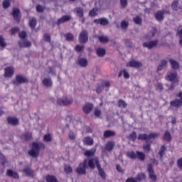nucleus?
<instances>
[{
	"instance_id": "nucleus-1",
	"label": "nucleus",
	"mask_w": 182,
	"mask_h": 182,
	"mask_svg": "<svg viewBox=\"0 0 182 182\" xmlns=\"http://www.w3.org/2000/svg\"><path fill=\"white\" fill-rule=\"evenodd\" d=\"M87 164L90 168H93L96 164L100 177H102L103 180L106 178V173H105V171L100 168V164H99V159L97 158L92 159L88 162L87 160L85 159L82 163L80 164L76 168V171L78 173V174H86V168H87Z\"/></svg>"
},
{
	"instance_id": "nucleus-2",
	"label": "nucleus",
	"mask_w": 182,
	"mask_h": 182,
	"mask_svg": "<svg viewBox=\"0 0 182 182\" xmlns=\"http://www.w3.org/2000/svg\"><path fill=\"white\" fill-rule=\"evenodd\" d=\"M45 144L42 142H33L31 149L28 151V154L32 157H38L39 151L45 149Z\"/></svg>"
},
{
	"instance_id": "nucleus-3",
	"label": "nucleus",
	"mask_w": 182,
	"mask_h": 182,
	"mask_svg": "<svg viewBox=\"0 0 182 182\" xmlns=\"http://www.w3.org/2000/svg\"><path fill=\"white\" fill-rule=\"evenodd\" d=\"M28 82V78L26 77L21 75H17L16 76V80L13 81L14 85H16V86H18L19 85H22V83H26Z\"/></svg>"
},
{
	"instance_id": "nucleus-4",
	"label": "nucleus",
	"mask_w": 182,
	"mask_h": 182,
	"mask_svg": "<svg viewBox=\"0 0 182 182\" xmlns=\"http://www.w3.org/2000/svg\"><path fill=\"white\" fill-rule=\"evenodd\" d=\"M177 97L178 99L171 102V106L173 107H180V106H182V92L178 94Z\"/></svg>"
},
{
	"instance_id": "nucleus-5",
	"label": "nucleus",
	"mask_w": 182,
	"mask_h": 182,
	"mask_svg": "<svg viewBox=\"0 0 182 182\" xmlns=\"http://www.w3.org/2000/svg\"><path fill=\"white\" fill-rule=\"evenodd\" d=\"M58 104H60L61 106L63 105H71L73 102V99L72 97H63V98H60L58 99Z\"/></svg>"
},
{
	"instance_id": "nucleus-6",
	"label": "nucleus",
	"mask_w": 182,
	"mask_h": 182,
	"mask_svg": "<svg viewBox=\"0 0 182 182\" xmlns=\"http://www.w3.org/2000/svg\"><path fill=\"white\" fill-rule=\"evenodd\" d=\"M141 66H143V64H141V63L134 60H132L127 63V68H135L137 69L141 68Z\"/></svg>"
},
{
	"instance_id": "nucleus-7",
	"label": "nucleus",
	"mask_w": 182,
	"mask_h": 182,
	"mask_svg": "<svg viewBox=\"0 0 182 182\" xmlns=\"http://www.w3.org/2000/svg\"><path fill=\"white\" fill-rule=\"evenodd\" d=\"M166 80L173 82V80H177V73L176 71H170L166 74Z\"/></svg>"
},
{
	"instance_id": "nucleus-8",
	"label": "nucleus",
	"mask_w": 182,
	"mask_h": 182,
	"mask_svg": "<svg viewBox=\"0 0 182 182\" xmlns=\"http://www.w3.org/2000/svg\"><path fill=\"white\" fill-rule=\"evenodd\" d=\"M15 73V69L13 67H7L4 69V76L5 77H11L14 76Z\"/></svg>"
},
{
	"instance_id": "nucleus-9",
	"label": "nucleus",
	"mask_w": 182,
	"mask_h": 182,
	"mask_svg": "<svg viewBox=\"0 0 182 182\" xmlns=\"http://www.w3.org/2000/svg\"><path fill=\"white\" fill-rule=\"evenodd\" d=\"M88 38H87V31H82L79 36V41L80 43H86L87 42Z\"/></svg>"
},
{
	"instance_id": "nucleus-10",
	"label": "nucleus",
	"mask_w": 182,
	"mask_h": 182,
	"mask_svg": "<svg viewBox=\"0 0 182 182\" xmlns=\"http://www.w3.org/2000/svg\"><path fill=\"white\" fill-rule=\"evenodd\" d=\"M147 171L149 173V178L153 181H156V180H157V176L154 173V171H153L151 165H148Z\"/></svg>"
},
{
	"instance_id": "nucleus-11",
	"label": "nucleus",
	"mask_w": 182,
	"mask_h": 182,
	"mask_svg": "<svg viewBox=\"0 0 182 182\" xmlns=\"http://www.w3.org/2000/svg\"><path fill=\"white\" fill-rule=\"evenodd\" d=\"M7 122L9 124H11L12 126H18L19 124V119L16 117H9L7 118Z\"/></svg>"
},
{
	"instance_id": "nucleus-12",
	"label": "nucleus",
	"mask_w": 182,
	"mask_h": 182,
	"mask_svg": "<svg viewBox=\"0 0 182 182\" xmlns=\"http://www.w3.org/2000/svg\"><path fill=\"white\" fill-rule=\"evenodd\" d=\"M143 46L148 49H152V48H156V46H157V41L145 42L143 43Z\"/></svg>"
},
{
	"instance_id": "nucleus-13",
	"label": "nucleus",
	"mask_w": 182,
	"mask_h": 182,
	"mask_svg": "<svg viewBox=\"0 0 182 182\" xmlns=\"http://www.w3.org/2000/svg\"><path fill=\"white\" fill-rule=\"evenodd\" d=\"M82 110L85 114H89V112L93 110V105L90 103L85 104L82 107Z\"/></svg>"
},
{
	"instance_id": "nucleus-14",
	"label": "nucleus",
	"mask_w": 182,
	"mask_h": 182,
	"mask_svg": "<svg viewBox=\"0 0 182 182\" xmlns=\"http://www.w3.org/2000/svg\"><path fill=\"white\" fill-rule=\"evenodd\" d=\"M95 23H96L97 25H108L109 24V21L105 18H99V19H96L94 21Z\"/></svg>"
},
{
	"instance_id": "nucleus-15",
	"label": "nucleus",
	"mask_w": 182,
	"mask_h": 182,
	"mask_svg": "<svg viewBox=\"0 0 182 182\" xmlns=\"http://www.w3.org/2000/svg\"><path fill=\"white\" fill-rule=\"evenodd\" d=\"M12 15L15 21H19L21 19V11L18 9H14L13 10Z\"/></svg>"
},
{
	"instance_id": "nucleus-16",
	"label": "nucleus",
	"mask_w": 182,
	"mask_h": 182,
	"mask_svg": "<svg viewBox=\"0 0 182 182\" xmlns=\"http://www.w3.org/2000/svg\"><path fill=\"white\" fill-rule=\"evenodd\" d=\"M23 173L26 174V176H28V177H33L35 176V173L31 170V168L26 167L22 170Z\"/></svg>"
},
{
	"instance_id": "nucleus-17",
	"label": "nucleus",
	"mask_w": 182,
	"mask_h": 182,
	"mask_svg": "<svg viewBox=\"0 0 182 182\" xmlns=\"http://www.w3.org/2000/svg\"><path fill=\"white\" fill-rule=\"evenodd\" d=\"M114 147V142L113 141H108L105 144V150L107 151H112Z\"/></svg>"
},
{
	"instance_id": "nucleus-18",
	"label": "nucleus",
	"mask_w": 182,
	"mask_h": 182,
	"mask_svg": "<svg viewBox=\"0 0 182 182\" xmlns=\"http://www.w3.org/2000/svg\"><path fill=\"white\" fill-rule=\"evenodd\" d=\"M20 48H29L31 45L30 41L21 40V41L18 43Z\"/></svg>"
},
{
	"instance_id": "nucleus-19",
	"label": "nucleus",
	"mask_w": 182,
	"mask_h": 182,
	"mask_svg": "<svg viewBox=\"0 0 182 182\" xmlns=\"http://www.w3.org/2000/svg\"><path fill=\"white\" fill-rule=\"evenodd\" d=\"M6 174L9 177H13L14 178H19V175L18 174V173H16L12 170H8L6 171Z\"/></svg>"
},
{
	"instance_id": "nucleus-20",
	"label": "nucleus",
	"mask_w": 182,
	"mask_h": 182,
	"mask_svg": "<svg viewBox=\"0 0 182 182\" xmlns=\"http://www.w3.org/2000/svg\"><path fill=\"white\" fill-rule=\"evenodd\" d=\"M96 52L99 58H103V56L106 55V50L102 48H97Z\"/></svg>"
},
{
	"instance_id": "nucleus-21",
	"label": "nucleus",
	"mask_w": 182,
	"mask_h": 182,
	"mask_svg": "<svg viewBox=\"0 0 182 182\" xmlns=\"http://www.w3.org/2000/svg\"><path fill=\"white\" fill-rule=\"evenodd\" d=\"M43 84L46 87H50L52 86V80L50 77H47L43 80Z\"/></svg>"
},
{
	"instance_id": "nucleus-22",
	"label": "nucleus",
	"mask_w": 182,
	"mask_h": 182,
	"mask_svg": "<svg viewBox=\"0 0 182 182\" xmlns=\"http://www.w3.org/2000/svg\"><path fill=\"white\" fill-rule=\"evenodd\" d=\"M70 19V16H64L58 19L57 23L58 25H60V23H63V22H68Z\"/></svg>"
},
{
	"instance_id": "nucleus-23",
	"label": "nucleus",
	"mask_w": 182,
	"mask_h": 182,
	"mask_svg": "<svg viewBox=\"0 0 182 182\" xmlns=\"http://www.w3.org/2000/svg\"><path fill=\"white\" fill-rule=\"evenodd\" d=\"M83 143L87 146H92V144H93V139L90 138V136H87L84 138Z\"/></svg>"
},
{
	"instance_id": "nucleus-24",
	"label": "nucleus",
	"mask_w": 182,
	"mask_h": 182,
	"mask_svg": "<svg viewBox=\"0 0 182 182\" xmlns=\"http://www.w3.org/2000/svg\"><path fill=\"white\" fill-rule=\"evenodd\" d=\"M75 12L76 16H78V18H83V9L82 8H76Z\"/></svg>"
},
{
	"instance_id": "nucleus-25",
	"label": "nucleus",
	"mask_w": 182,
	"mask_h": 182,
	"mask_svg": "<svg viewBox=\"0 0 182 182\" xmlns=\"http://www.w3.org/2000/svg\"><path fill=\"white\" fill-rule=\"evenodd\" d=\"M116 134V132L112 130H107L104 132V137H112Z\"/></svg>"
},
{
	"instance_id": "nucleus-26",
	"label": "nucleus",
	"mask_w": 182,
	"mask_h": 182,
	"mask_svg": "<svg viewBox=\"0 0 182 182\" xmlns=\"http://www.w3.org/2000/svg\"><path fill=\"white\" fill-rule=\"evenodd\" d=\"M78 63L80 65L82 68H86L87 66V60L85 58H80L78 60Z\"/></svg>"
},
{
	"instance_id": "nucleus-27",
	"label": "nucleus",
	"mask_w": 182,
	"mask_h": 182,
	"mask_svg": "<svg viewBox=\"0 0 182 182\" xmlns=\"http://www.w3.org/2000/svg\"><path fill=\"white\" fill-rule=\"evenodd\" d=\"M127 157H129V159H137V155H136V153H135L134 151H129L127 153Z\"/></svg>"
},
{
	"instance_id": "nucleus-28",
	"label": "nucleus",
	"mask_w": 182,
	"mask_h": 182,
	"mask_svg": "<svg viewBox=\"0 0 182 182\" xmlns=\"http://www.w3.org/2000/svg\"><path fill=\"white\" fill-rule=\"evenodd\" d=\"M98 39L101 43H107L109 42V38L105 36H100L98 37Z\"/></svg>"
},
{
	"instance_id": "nucleus-29",
	"label": "nucleus",
	"mask_w": 182,
	"mask_h": 182,
	"mask_svg": "<svg viewBox=\"0 0 182 182\" xmlns=\"http://www.w3.org/2000/svg\"><path fill=\"white\" fill-rule=\"evenodd\" d=\"M136 157H137V159H139V160H141V161H143L144 160V159H146V155L144 154V153L137 151H136Z\"/></svg>"
},
{
	"instance_id": "nucleus-30",
	"label": "nucleus",
	"mask_w": 182,
	"mask_h": 182,
	"mask_svg": "<svg viewBox=\"0 0 182 182\" xmlns=\"http://www.w3.org/2000/svg\"><path fill=\"white\" fill-rule=\"evenodd\" d=\"M122 75H124V77L125 79H129V77H130V75L129 74V72H127V70H122L119 74V77H120V76H122Z\"/></svg>"
},
{
	"instance_id": "nucleus-31",
	"label": "nucleus",
	"mask_w": 182,
	"mask_h": 182,
	"mask_svg": "<svg viewBox=\"0 0 182 182\" xmlns=\"http://www.w3.org/2000/svg\"><path fill=\"white\" fill-rule=\"evenodd\" d=\"M0 46L1 50L4 49L5 46H6V42H5V38H4V36H2L1 35H0Z\"/></svg>"
},
{
	"instance_id": "nucleus-32",
	"label": "nucleus",
	"mask_w": 182,
	"mask_h": 182,
	"mask_svg": "<svg viewBox=\"0 0 182 182\" xmlns=\"http://www.w3.org/2000/svg\"><path fill=\"white\" fill-rule=\"evenodd\" d=\"M164 12L163 11H159L158 13H156L155 14V18L158 20V21H161V19H163L164 18Z\"/></svg>"
},
{
	"instance_id": "nucleus-33",
	"label": "nucleus",
	"mask_w": 182,
	"mask_h": 182,
	"mask_svg": "<svg viewBox=\"0 0 182 182\" xmlns=\"http://www.w3.org/2000/svg\"><path fill=\"white\" fill-rule=\"evenodd\" d=\"M95 153H96V149H90V150L85 151L84 152V154L85 156H87V157H89L90 156H93V154H95Z\"/></svg>"
},
{
	"instance_id": "nucleus-34",
	"label": "nucleus",
	"mask_w": 182,
	"mask_h": 182,
	"mask_svg": "<svg viewBox=\"0 0 182 182\" xmlns=\"http://www.w3.org/2000/svg\"><path fill=\"white\" fill-rule=\"evenodd\" d=\"M64 170L66 174H70L71 173H73V169H72V167H70L69 165H65Z\"/></svg>"
},
{
	"instance_id": "nucleus-35",
	"label": "nucleus",
	"mask_w": 182,
	"mask_h": 182,
	"mask_svg": "<svg viewBox=\"0 0 182 182\" xmlns=\"http://www.w3.org/2000/svg\"><path fill=\"white\" fill-rule=\"evenodd\" d=\"M170 63L173 68V69H178V63H177L174 60H170Z\"/></svg>"
},
{
	"instance_id": "nucleus-36",
	"label": "nucleus",
	"mask_w": 182,
	"mask_h": 182,
	"mask_svg": "<svg viewBox=\"0 0 182 182\" xmlns=\"http://www.w3.org/2000/svg\"><path fill=\"white\" fill-rule=\"evenodd\" d=\"M127 26H129V20H123L121 23V28L127 29Z\"/></svg>"
},
{
	"instance_id": "nucleus-37",
	"label": "nucleus",
	"mask_w": 182,
	"mask_h": 182,
	"mask_svg": "<svg viewBox=\"0 0 182 182\" xmlns=\"http://www.w3.org/2000/svg\"><path fill=\"white\" fill-rule=\"evenodd\" d=\"M144 178H146V175H144V173H140L138 174L136 179L137 182H139V181H141V180H144Z\"/></svg>"
},
{
	"instance_id": "nucleus-38",
	"label": "nucleus",
	"mask_w": 182,
	"mask_h": 182,
	"mask_svg": "<svg viewBox=\"0 0 182 182\" xmlns=\"http://www.w3.org/2000/svg\"><path fill=\"white\" fill-rule=\"evenodd\" d=\"M36 25V19L31 18L29 21V26H31V29H33Z\"/></svg>"
},
{
	"instance_id": "nucleus-39",
	"label": "nucleus",
	"mask_w": 182,
	"mask_h": 182,
	"mask_svg": "<svg viewBox=\"0 0 182 182\" xmlns=\"http://www.w3.org/2000/svg\"><path fill=\"white\" fill-rule=\"evenodd\" d=\"M68 137L70 140H75V139H76V134L73 131H70L68 133Z\"/></svg>"
},
{
	"instance_id": "nucleus-40",
	"label": "nucleus",
	"mask_w": 182,
	"mask_h": 182,
	"mask_svg": "<svg viewBox=\"0 0 182 182\" xmlns=\"http://www.w3.org/2000/svg\"><path fill=\"white\" fill-rule=\"evenodd\" d=\"M164 139L166 141H170V140H171V135L168 133V132H165Z\"/></svg>"
},
{
	"instance_id": "nucleus-41",
	"label": "nucleus",
	"mask_w": 182,
	"mask_h": 182,
	"mask_svg": "<svg viewBox=\"0 0 182 182\" xmlns=\"http://www.w3.org/2000/svg\"><path fill=\"white\" fill-rule=\"evenodd\" d=\"M10 6H11V1H9V0H5L3 1L4 9H6V8H9Z\"/></svg>"
},
{
	"instance_id": "nucleus-42",
	"label": "nucleus",
	"mask_w": 182,
	"mask_h": 182,
	"mask_svg": "<svg viewBox=\"0 0 182 182\" xmlns=\"http://www.w3.org/2000/svg\"><path fill=\"white\" fill-rule=\"evenodd\" d=\"M138 139L139 140H149V135L146 134H139Z\"/></svg>"
},
{
	"instance_id": "nucleus-43",
	"label": "nucleus",
	"mask_w": 182,
	"mask_h": 182,
	"mask_svg": "<svg viewBox=\"0 0 182 182\" xmlns=\"http://www.w3.org/2000/svg\"><path fill=\"white\" fill-rule=\"evenodd\" d=\"M44 141H52V136L49 134H46L43 137Z\"/></svg>"
},
{
	"instance_id": "nucleus-44",
	"label": "nucleus",
	"mask_w": 182,
	"mask_h": 182,
	"mask_svg": "<svg viewBox=\"0 0 182 182\" xmlns=\"http://www.w3.org/2000/svg\"><path fill=\"white\" fill-rule=\"evenodd\" d=\"M156 32H157V30H156V28H153L151 32L149 33V36H146V39H150L151 38H153V36H154V33H156Z\"/></svg>"
},
{
	"instance_id": "nucleus-45",
	"label": "nucleus",
	"mask_w": 182,
	"mask_h": 182,
	"mask_svg": "<svg viewBox=\"0 0 182 182\" xmlns=\"http://www.w3.org/2000/svg\"><path fill=\"white\" fill-rule=\"evenodd\" d=\"M90 16H96L97 15V9H93L89 13Z\"/></svg>"
},
{
	"instance_id": "nucleus-46",
	"label": "nucleus",
	"mask_w": 182,
	"mask_h": 182,
	"mask_svg": "<svg viewBox=\"0 0 182 182\" xmlns=\"http://www.w3.org/2000/svg\"><path fill=\"white\" fill-rule=\"evenodd\" d=\"M134 22L136 23V25H140V23H141V18L140 16H136L134 18Z\"/></svg>"
},
{
	"instance_id": "nucleus-47",
	"label": "nucleus",
	"mask_w": 182,
	"mask_h": 182,
	"mask_svg": "<svg viewBox=\"0 0 182 182\" xmlns=\"http://www.w3.org/2000/svg\"><path fill=\"white\" fill-rule=\"evenodd\" d=\"M159 134L157 133H151L149 135H148L149 140L150 139H156V137H159Z\"/></svg>"
},
{
	"instance_id": "nucleus-48",
	"label": "nucleus",
	"mask_w": 182,
	"mask_h": 182,
	"mask_svg": "<svg viewBox=\"0 0 182 182\" xmlns=\"http://www.w3.org/2000/svg\"><path fill=\"white\" fill-rule=\"evenodd\" d=\"M31 137H32V134L27 133L26 135L22 136L21 139H23V140H29V139H31Z\"/></svg>"
},
{
	"instance_id": "nucleus-49",
	"label": "nucleus",
	"mask_w": 182,
	"mask_h": 182,
	"mask_svg": "<svg viewBox=\"0 0 182 182\" xmlns=\"http://www.w3.org/2000/svg\"><path fill=\"white\" fill-rule=\"evenodd\" d=\"M118 106L119 107H127V104H126V102L122 100H120L118 102Z\"/></svg>"
},
{
	"instance_id": "nucleus-50",
	"label": "nucleus",
	"mask_w": 182,
	"mask_h": 182,
	"mask_svg": "<svg viewBox=\"0 0 182 182\" xmlns=\"http://www.w3.org/2000/svg\"><path fill=\"white\" fill-rule=\"evenodd\" d=\"M94 114L97 117H100L102 116V111L99 109H95Z\"/></svg>"
},
{
	"instance_id": "nucleus-51",
	"label": "nucleus",
	"mask_w": 182,
	"mask_h": 182,
	"mask_svg": "<svg viewBox=\"0 0 182 182\" xmlns=\"http://www.w3.org/2000/svg\"><path fill=\"white\" fill-rule=\"evenodd\" d=\"M178 5V3L177 1L172 3L171 6L173 11H178V9H180V8H177Z\"/></svg>"
},
{
	"instance_id": "nucleus-52",
	"label": "nucleus",
	"mask_w": 182,
	"mask_h": 182,
	"mask_svg": "<svg viewBox=\"0 0 182 182\" xmlns=\"http://www.w3.org/2000/svg\"><path fill=\"white\" fill-rule=\"evenodd\" d=\"M43 40L46 41V42H50V36L48 33L44 34Z\"/></svg>"
},
{
	"instance_id": "nucleus-53",
	"label": "nucleus",
	"mask_w": 182,
	"mask_h": 182,
	"mask_svg": "<svg viewBox=\"0 0 182 182\" xmlns=\"http://www.w3.org/2000/svg\"><path fill=\"white\" fill-rule=\"evenodd\" d=\"M164 151H166V146H161L160 151H159V156L161 159L163 157V154H164Z\"/></svg>"
},
{
	"instance_id": "nucleus-54",
	"label": "nucleus",
	"mask_w": 182,
	"mask_h": 182,
	"mask_svg": "<svg viewBox=\"0 0 182 182\" xmlns=\"http://www.w3.org/2000/svg\"><path fill=\"white\" fill-rule=\"evenodd\" d=\"M84 48L85 47L83 46L78 45V46H75V50L77 52H82V50H83Z\"/></svg>"
},
{
	"instance_id": "nucleus-55",
	"label": "nucleus",
	"mask_w": 182,
	"mask_h": 182,
	"mask_svg": "<svg viewBox=\"0 0 182 182\" xmlns=\"http://www.w3.org/2000/svg\"><path fill=\"white\" fill-rule=\"evenodd\" d=\"M129 137L133 141H134L136 140V137H137V134L136 132H132Z\"/></svg>"
},
{
	"instance_id": "nucleus-56",
	"label": "nucleus",
	"mask_w": 182,
	"mask_h": 182,
	"mask_svg": "<svg viewBox=\"0 0 182 182\" xmlns=\"http://www.w3.org/2000/svg\"><path fill=\"white\" fill-rule=\"evenodd\" d=\"M45 9V7L41 6V5H38L36 6V11L37 12H43V10Z\"/></svg>"
},
{
	"instance_id": "nucleus-57",
	"label": "nucleus",
	"mask_w": 182,
	"mask_h": 182,
	"mask_svg": "<svg viewBox=\"0 0 182 182\" xmlns=\"http://www.w3.org/2000/svg\"><path fill=\"white\" fill-rule=\"evenodd\" d=\"M65 38L67 41H73V35L71 33L66 34Z\"/></svg>"
},
{
	"instance_id": "nucleus-58",
	"label": "nucleus",
	"mask_w": 182,
	"mask_h": 182,
	"mask_svg": "<svg viewBox=\"0 0 182 182\" xmlns=\"http://www.w3.org/2000/svg\"><path fill=\"white\" fill-rule=\"evenodd\" d=\"M177 35L179 36V38H181L179 43L182 46V28L179 31H178Z\"/></svg>"
},
{
	"instance_id": "nucleus-59",
	"label": "nucleus",
	"mask_w": 182,
	"mask_h": 182,
	"mask_svg": "<svg viewBox=\"0 0 182 182\" xmlns=\"http://www.w3.org/2000/svg\"><path fill=\"white\" fill-rule=\"evenodd\" d=\"M144 150L146 153H148V151H150V144H146L144 145Z\"/></svg>"
},
{
	"instance_id": "nucleus-60",
	"label": "nucleus",
	"mask_w": 182,
	"mask_h": 182,
	"mask_svg": "<svg viewBox=\"0 0 182 182\" xmlns=\"http://www.w3.org/2000/svg\"><path fill=\"white\" fill-rule=\"evenodd\" d=\"M18 36L19 38H21V39H25V38L26 37V33L25 31H23L19 33Z\"/></svg>"
},
{
	"instance_id": "nucleus-61",
	"label": "nucleus",
	"mask_w": 182,
	"mask_h": 182,
	"mask_svg": "<svg viewBox=\"0 0 182 182\" xmlns=\"http://www.w3.org/2000/svg\"><path fill=\"white\" fill-rule=\"evenodd\" d=\"M127 6V0H121V6H122V8H126Z\"/></svg>"
},
{
	"instance_id": "nucleus-62",
	"label": "nucleus",
	"mask_w": 182,
	"mask_h": 182,
	"mask_svg": "<svg viewBox=\"0 0 182 182\" xmlns=\"http://www.w3.org/2000/svg\"><path fill=\"white\" fill-rule=\"evenodd\" d=\"M18 31H19L18 28H12L11 31V35H15L16 33V32H18Z\"/></svg>"
},
{
	"instance_id": "nucleus-63",
	"label": "nucleus",
	"mask_w": 182,
	"mask_h": 182,
	"mask_svg": "<svg viewBox=\"0 0 182 182\" xmlns=\"http://www.w3.org/2000/svg\"><path fill=\"white\" fill-rule=\"evenodd\" d=\"M126 182H137V181L134 178H129L127 179Z\"/></svg>"
},
{
	"instance_id": "nucleus-64",
	"label": "nucleus",
	"mask_w": 182,
	"mask_h": 182,
	"mask_svg": "<svg viewBox=\"0 0 182 182\" xmlns=\"http://www.w3.org/2000/svg\"><path fill=\"white\" fill-rule=\"evenodd\" d=\"M177 163H178V167L182 169V159H179Z\"/></svg>"
}]
</instances>
